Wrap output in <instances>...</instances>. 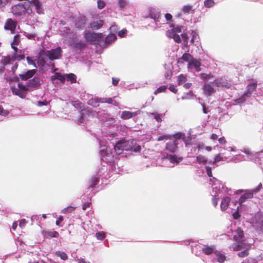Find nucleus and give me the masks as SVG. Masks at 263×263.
Instances as JSON below:
<instances>
[{
    "mask_svg": "<svg viewBox=\"0 0 263 263\" xmlns=\"http://www.w3.org/2000/svg\"><path fill=\"white\" fill-rule=\"evenodd\" d=\"M168 88L172 92L175 93H176L177 92V89L175 88V86L174 85H171Z\"/></svg>",
    "mask_w": 263,
    "mask_h": 263,
    "instance_id": "69168bd1",
    "label": "nucleus"
},
{
    "mask_svg": "<svg viewBox=\"0 0 263 263\" xmlns=\"http://www.w3.org/2000/svg\"><path fill=\"white\" fill-rule=\"evenodd\" d=\"M238 209L239 206L237 207V211L233 214V217L235 219H238L240 216V214L238 213Z\"/></svg>",
    "mask_w": 263,
    "mask_h": 263,
    "instance_id": "052dcab7",
    "label": "nucleus"
},
{
    "mask_svg": "<svg viewBox=\"0 0 263 263\" xmlns=\"http://www.w3.org/2000/svg\"><path fill=\"white\" fill-rule=\"evenodd\" d=\"M26 60L28 64L33 65L35 67H36L34 61L30 57H27Z\"/></svg>",
    "mask_w": 263,
    "mask_h": 263,
    "instance_id": "5fc2aeb1",
    "label": "nucleus"
},
{
    "mask_svg": "<svg viewBox=\"0 0 263 263\" xmlns=\"http://www.w3.org/2000/svg\"><path fill=\"white\" fill-rule=\"evenodd\" d=\"M74 209H75V208L71 206H69L67 207L66 208H65L64 209V211L65 213H71Z\"/></svg>",
    "mask_w": 263,
    "mask_h": 263,
    "instance_id": "4d7b16f0",
    "label": "nucleus"
},
{
    "mask_svg": "<svg viewBox=\"0 0 263 263\" xmlns=\"http://www.w3.org/2000/svg\"><path fill=\"white\" fill-rule=\"evenodd\" d=\"M17 25V22L16 20L12 18H8L5 22L4 29L6 30L10 31L11 33H14Z\"/></svg>",
    "mask_w": 263,
    "mask_h": 263,
    "instance_id": "39448f33",
    "label": "nucleus"
},
{
    "mask_svg": "<svg viewBox=\"0 0 263 263\" xmlns=\"http://www.w3.org/2000/svg\"><path fill=\"white\" fill-rule=\"evenodd\" d=\"M86 22V17L82 16L78 18L76 22V26L77 28H81L85 26Z\"/></svg>",
    "mask_w": 263,
    "mask_h": 263,
    "instance_id": "412c9836",
    "label": "nucleus"
},
{
    "mask_svg": "<svg viewBox=\"0 0 263 263\" xmlns=\"http://www.w3.org/2000/svg\"><path fill=\"white\" fill-rule=\"evenodd\" d=\"M170 27L172 28V31L174 33L176 32L179 33L181 31L182 27L181 26H175L174 24H171Z\"/></svg>",
    "mask_w": 263,
    "mask_h": 263,
    "instance_id": "f704fd0d",
    "label": "nucleus"
},
{
    "mask_svg": "<svg viewBox=\"0 0 263 263\" xmlns=\"http://www.w3.org/2000/svg\"><path fill=\"white\" fill-rule=\"evenodd\" d=\"M253 197V193L252 192H248L243 194L239 198V206L241 205V204L245 202L248 199H251Z\"/></svg>",
    "mask_w": 263,
    "mask_h": 263,
    "instance_id": "4be33fe9",
    "label": "nucleus"
},
{
    "mask_svg": "<svg viewBox=\"0 0 263 263\" xmlns=\"http://www.w3.org/2000/svg\"><path fill=\"white\" fill-rule=\"evenodd\" d=\"M231 201V198L227 196L222 199L220 207L222 211H225L228 207L229 204Z\"/></svg>",
    "mask_w": 263,
    "mask_h": 263,
    "instance_id": "aec40b11",
    "label": "nucleus"
},
{
    "mask_svg": "<svg viewBox=\"0 0 263 263\" xmlns=\"http://www.w3.org/2000/svg\"><path fill=\"white\" fill-rule=\"evenodd\" d=\"M249 254V249L248 248H246V250L240 252L238 253V256L240 257H244L247 256Z\"/></svg>",
    "mask_w": 263,
    "mask_h": 263,
    "instance_id": "a19ab883",
    "label": "nucleus"
},
{
    "mask_svg": "<svg viewBox=\"0 0 263 263\" xmlns=\"http://www.w3.org/2000/svg\"><path fill=\"white\" fill-rule=\"evenodd\" d=\"M205 170L206 174L209 177L212 176V168L210 166H205Z\"/></svg>",
    "mask_w": 263,
    "mask_h": 263,
    "instance_id": "864d4df0",
    "label": "nucleus"
},
{
    "mask_svg": "<svg viewBox=\"0 0 263 263\" xmlns=\"http://www.w3.org/2000/svg\"><path fill=\"white\" fill-rule=\"evenodd\" d=\"M84 37L87 42L94 45L98 44L103 39L102 33L91 32L89 31L86 32Z\"/></svg>",
    "mask_w": 263,
    "mask_h": 263,
    "instance_id": "7ed1b4c3",
    "label": "nucleus"
},
{
    "mask_svg": "<svg viewBox=\"0 0 263 263\" xmlns=\"http://www.w3.org/2000/svg\"><path fill=\"white\" fill-rule=\"evenodd\" d=\"M192 5H185L182 8V12L185 14H189L192 11L193 13L194 10H192Z\"/></svg>",
    "mask_w": 263,
    "mask_h": 263,
    "instance_id": "2f4dec72",
    "label": "nucleus"
},
{
    "mask_svg": "<svg viewBox=\"0 0 263 263\" xmlns=\"http://www.w3.org/2000/svg\"><path fill=\"white\" fill-rule=\"evenodd\" d=\"M117 39L116 35L115 34H109L105 39V42L106 44H110V43L115 41Z\"/></svg>",
    "mask_w": 263,
    "mask_h": 263,
    "instance_id": "b1692460",
    "label": "nucleus"
},
{
    "mask_svg": "<svg viewBox=\"0 0 263 263\" xmlns=\"http://www.w3.org/2000/svg\"><path fill=\"white\" fill-rule=\"evenodd\" d=\"M171 139L170 136L164 135V136H161L159 137L158 138L157 140L158 141H162L164 139Z\"/></svg>",
    "mask_w": 263,
    "mask_h": 263,
    "instance_id": "bf43d9fd",
    "label": "nucleus"
},
{
    "mask_svg": "<svg viewBox=\"0 0 263 263\" xmlns=\"http://www.w3.org/2000/svg\"><path fill=\"white\" fill-rule=\"evenodd\" d=\"M114 150L118 155L122 154L124 151L140 153L141 147L140 145L137 144L134 139L121 140L118 141L114 146Z\"/></svg>",
    "mask_w": 263,
    "mask_h": 263,
    "instance_id": "f03ea898",
    "label": "nucleus"
},
{
    "mask_svg": "<svg viewBox=\"0 0 263 263\" xmlns=\"http://www.w3.org/2000/svg\"><path fill=\"white\" fill-rule=\"evenodd\" d=\"M216 254H215L217 256V261L220 263L223 262L226 260V256L220 253L219 252H218L217 251H216Z\"/></svg>",
    "mask_w": 263,
    "mask_h": 263,
    "instance_id": "c9c22d12",
    "label": "nucleus"
},
{
    "mask_svg": "<svg viewBox=\"0 0 263 263\" xmlns=\"http://www.w3.org/2000/svg\"><path fill=\"white\" fill-rule=\"evenodd\" d=\"M66 79L67 81H70L72 83L76 82V76L73 73H69L65 75Z\"/></svg>",
    "mask_w": 263,
    "mask_h": 263,
    "instance_id": "bb28decb",
    "label": "nucleus"
},
{
    "mask_svg": "<svg viewBox=\"0 0 263 263\" xmlns=\"http://www.w3.org/2000/svg\"><path fill=\"white\" fill-rule=\"evenodd\" d=\"M173 137L177 141V139H184V134L182 133H177L173 135Z\"/></svg>",
    "mask_w": 263,
    "mask_h": 263,
    "instance_id": "79ce46f5",
    "label": "nucleus"
},
{
    "mask_svg": "<svg viewBox=\"0 0 263 263\" xmlns=\"http://www.w3.org/2000/svg\"><path fill=\"white\" fill-rule=\"evenodd\" d=\"M165 158H166V159H167L168 160H169L171 161V162H172V163H175V162H176L177 163H179V158L176 155H167Z\"/></svg>",
    "mask_w": 263,
    "mask_h": 263,
    "instance_id": "c756f323",
    "label": "nucleus"
},
{
    "mask_svg": "<svg viewBox=\"0 0 263 263\" xmlns=\"http://www.w3.org/2000/svg\"><path fill=\"white\" fill-rule=\"evenodd\" d=\"M213 83L217 87H226L225 82L222 79L215 80Z\"/></svg>",
    "mask_w": 263,
    "mask_h": 263,
    "instance_id": "72a5a7b5",
    "label": "nucleus"
},
{
    "mask_svg": "<svg viewBox=\"0 0 263 263\" xmlns=\"http://www.w3.org/2000/svg\"><path fill=\"white\" fill-rule=\"evenodd\" d=\"M47 57L50 60L61 59L62 57L63 51L60 47L55 49L46 51Z\"/></svg>",
    "mask_w": 263,
    "mask_h": 263,
    "instance_id": "20e7f679",
    "label": "nucleus"
},
{
    "mask_svg": "<svg viewBox=\"0 0 263 263\" xmlns=\"http://www.w3.org/2000/svg\"><path fill=\"white\" fill-rule=\"evenodd\" d=\"M43 234L44 237L46 238H57L59 236V233L53 230L45 231Z\"/></svg>",
    "mask_w": 263,
    "mask_h": 263,
    "instance_id": "6ab92c4d",
    "label": "nucleus"
},
{
    "mask_svg": "<svg viewBox=\"0 0 263 263\" xmlns=\"http://www.w3.org/2000/svg\"><path fill=\"white\" fill-rule=\"evenodd\" d=\"M40 85V79L34 77L28 81L27 85H25L22 83H18L17 87L12 86L11 90L13 95L24 99L26 97L28 91L36 89Z\"/></svg>",
    "mask_w": 263,
    "mask_h": 263,
    "instance_id": "f257e3e1",
    "label": "nucleus"
},
{
    "mask_svg": "<svg viewBox=\"0 0 263 263\" xmlns=\"http://www.w3.org/2000/svg\"><path fill=\"white\" fill-rule=\"evenodd\" d=\"M193 58H194L191 54L185 53L182 55L181 59L183 60L184 61L187 62L189 63L192 60V59H193Z\"/></svg>",
    "mask_w": 263,
    "mask_h": 263,
    "instance_id": "cd10ccee",
    "label": "nucleus"
},
{
    "mask_svg": "<svg viewBox=\"0 0 263 263\" xmlns=\"http://www.w3.org/2000/svg\"><path fill=\"white\" fill-rule=\"evenodd\" d=\"M35 72L36 70L35 69L29 70L24 74H20L19 77L22 80L26 81L32 78L35 74Z\"/></svg>",
    "mask_w": 263,
    "mask_h": 263,
    "instance_id": "f8f14e48",
    "label": "nucleus"
},
{
    "mask_svg": "<svg viewBox=\"0 0 263 263\" xmlns=\"http://www.w3.org/2000/svg\"><path fill=\"white\" fill-rule=\"evenodd\" d=\"M196 160L199 163H203L205 164L207 163V160L201 155L197 156L196 157Z\"/></svg>",
    "mask_w": 263,
    "mask_h": 263,
    "instance_id": "ea45409f",
    "label": "nucleus"
},
{
    "mask_svg": "<svg viewBox=\"0 0 263 263\" xmlns=\"http://www.w3.org/2000/svg\"><path fill=\"white\" fill-rule=\"evenodd\" d=\"M104 24V21L102 20L91 22L89 25L92 30H98L101 28Z\"/></svg>",
    "mask_w": 263,
    "mask_h": 263,
    "instance_id": "ddd939ff",
    "label": "nucleus"
},
{
    "mask_svg": "<svg viewBox=\"0 0 263 263\" xmlns=\"http://www.w3.org/2000/svg\"><path fill=\"white\" fill-rule=\"evenodd\" d=\"M92 103L93 102H95L96 103V105H99L100 103H106L108 104H111L113 103V100L111 98H95L94 100L91 101Z\"/></svg>",
    "mask_w": 263,
    "mask_h": 263,
    "instance_id": "dca6fc26",
    "label": "nucleus"
},
{
    "mask_svg": "<svg viewBox=\"0 0 263 263\" xmlns=\"http://www.w3.org/2000/svg\"><path fill=\"white\" fill-rule=\"evenodd\" d=\"M72 105L76 107H77V108H81L82 107V103L79 101H72Z\"/></svg>",
    "mask_w": 263,
    "mask_h": 263,
    "instance_id": "6e6d98bb",
    "label": "nucleus"
},
{
    "mask_svg": "<svg viewBox=\"0 0 263 263\" xmlns=\"http://www.w3.org/2000/svg\"><path fill=\"white\" fill-rule=\"evenodd\" d=\"M204 93L207 96H210L214 92L215 90L213 83H205L203 86Z\"/></svg>",
    "mask_w": 263,
    "mask_h": 263,
    "instance_id": "6e6552de",
    "label": "nucleus"
},
{
    "mask_svg": "<svg viewBox=\"0 0 263 263\" xmlns=\"http://www.w3.org/2000/svg\"><path fill=\"white\" fill-rule=\"evenodd\" d=\"M167 88V86L166 85H162L158 87L154 92V95H157L159 93L165 92V90Z\"/></svg>",
    "mask_w": 263,
    "mask_h": 263,
    "instance_id": "e433bc0d",
    "label": "nucleus"
},
{
    "mask_svg": "<svg viewBox=\"0 0 263 263\" xmlns=\"http://www.w3.org/2000/svg\"><path fill=\"white\" fill-rule=\"evenodd\" d=\"M11 0H0V7L6 5Z\"/></svg>",
    "mask_w": 263,
    "mask_h": 263,
    "instance_id": "13d9d810",
    "label": "nucleus"
},
{
    "mask_svg": "<svg viewBox=\"0 0 263 263\" xmlns=\"http://www.w3.org/2000/svg\"><path fill=\"white\" fill-rule=\"evenodd\" d=\"M236 234L233 236V239L236 241H241L244 237L243 230L240 227H238L236 230Z\"/></svg>",
    "mask_w": 263,
    "mask_h": 263,
    "instance_id": "4468645a",
    "label": "nucleus"
},
{
    "mask_svg": "<svg viewBox=\"0 0 263 263\" xmlns=\"http://www.w3.org/2000/svg\"><path fill=\"white\" fill-rule=\"evenodd\" d=\"M214 158L216 160V161L218 162L223 160V157L219 154L216 155L215 156Z\"/></svg>",
    "mask_w": 263,
    "mask_h": 263,
    "instance_id": "680f3d73",
    "label": "nucleus"
},
{
    "mask_svg": "<svg viewBox=\"0 0 263 263\" xmlns=\"http://www.w3.org/2000/svg\"><path fill=\"white\" fill-rule=\"evenodd\" d=\"M178 143L176 140H173L166 144V149L171 153H175L178 150Z\"/></svg>",
    "mask_w": 263,
    "mask_h": 263,
    "instance_id": "0eeeda50",
    "label": "nucleus"
},
{
    "mask_svg": "<svg viewBox=\"0 0 263 263\" xmlns=\"http://www.w3.org/2000/svg\"><path fill=\"white\" fill-rule=\"evenodd\" d=\"M215 4L213 0H205L204 2V5L206 8H211Z\"/></svg>",
    "mask_w": 263,
    "mask_h": 263,
    "instance_id": "58836bf2",
    "label": "nucleus"
},
{
    "mask_svg": "<svg viewBox=\"0 0 263 263\" xmlns=\"http://www.w3.org/2000/svg\"><path fill=\"white\" fill-rule=\"evenodd\" d=\"M151 115L154 116V119L158 122L162 121L161 115L157 113H151Z\"/></svg>",
    "mask_w": 263,
    "mask_h": 263,
    "instance_id": "de8ad7c7",
    "label": "nucleus"
},
{
    "mask_svg": "<svg viewBox=\"0 0 263 263\" xmlns=\"http://www.w3.org/2000/svg\"><path fill=\"white\" fill-rule=\"evenodd\" d=\"M192 37L191 40H190V43L192 44H194L195 42L198 43V40L199 39V36L198 34L195 31H192Z\"/></svg>",
    "mask_w": 263,
    "mask_h": 263,
    "instance_id": "a878e982",
    "label": "nucleus"
},
{
    "mask_svg": "<svg viewBox=\"0 0 263 263\" xmlns=\"http://www.w3.org/2000/svg\"><path fill=\"white\" fill-rule=\"evenodd\" d=\"M46 57H47V54H46V51L42 50L39 52L37 63L39 66L44 67L45 66Z\"/></svg>",
    "mask_w": 263,
    "mask_h": 263,
    "instance_id": "423d86ee",
    "label": "nucleus"
},
{
    "mask_svg": "<svg viewBox=\"0 0 263 263\" xmlns=\"http://www.w3.org/2000/svg\"><path fill=\"white\" fill-rule=\"evenodd\" d=\"M106 5L105 2L103 0H98L97 1V7L99 9H103Z\"/></svg>",
    "mask_w": 263,
    "mask_h": 263,
    "instance_id": "37998d69",
    "label": "nucleus"
},
{
    "mask_svg": "<svg viewBox=\"0 0 263 263\" xmlns=\"http://www.w3.org/2000/svg\"><path fill=\"white\" fill-rule=\"evenodd\" d=\"M257 83H253L247 86V92L243 94L244 96L249 97L251 93L255 91L257 87Z\"/></svg>",
    "mask_w": 263,
    "mask_h": 263,
    "instance_id": "a211bd4d",
    "label": "nucleus"
},
{
    "mask_svg": "<svg viewBox=\"0 0 263 263\" xmlns=\"http://www.w3.org/2000/svg\"><path fill=\"white\" fill-rule=\"evenodd\" d=\"M119 4L121 8H123L126 5V2L124 0H120Z\"/></svg>",
    "mask_w": 263,
    "mask_h": 263,
    "instance_id": "338daca9",
    "label": "nucleus"
},
{
    "mask_svg": "<svg viewBox=\"0 0 263 263\" xmlns=\"http://www.w3.org/2000/svg\"><path fill=\"white\" fill-rule=\"evenodd\" d=\"M219 200V198L217 196H214L212 198V203L213 205L216 207L218 204V201Z\"/></svg>",
    "mask_w": 263,
    "mask_h": 263,
    "instance_id": "603ef678",
    "label": "nucleus"
},
{
    "mask_svg": "<svg viewBox=\"0 0 263 263\" xmlns=\"http://www.w3.org/2000/svg\"><path fill=\"white\" fill-rule=\"evenodd\" d=\"M140 113V110H137L135 112H131L129 111H123L121 115V118L124 120H127L130 119L134 117H135Z\"/></svg>",
    "mask_w": 263,
    "mask_h": 263,
    "instance_id": "9d476101",
    "label": "nucleus"
},
{
    "mask_svg": "<svg viewBox=\"0 0 263 263\" xmlns=\"http://www.w3.org/2000/svg\"><path fill=\"white\" fill-rule=\"evenodd\" d=\"M90 116L88 110L85 109H82L81 110V117L78 120V124H80L83 123L86 120H88Z\"/></svg>",
    "mask_w": 263,
    "mask_h": 263,
    "instance_id": "9b49d317",
    "label": "nucleus"
},
{
    "mask_svg": "<svg viewBox=\"0 0 263 263\" xmlns=\"http://www.w3.org/2000/svg\"><path fill=\"white\" fill-rule=\"evenodd\" d=\"M54 79L59 80L62 83H64L66 80L65 76L62 75L60 73L58 72H56L54 74Z\"/></svg>",
    "mask_w": 263,
    "mask_h": 263,
    "instance_id": "7c9ffc66",
    "label": "nucleus"
},
{
    "mask_svg": "<svg viewBox=\"0 0 263 263\" xmlns=\"http://www.w3.org/2000/svg\"><path fill=\"white\" fill-rule=\"evenodd\" d=\"M86 44L82 42H77L73 44V47L75 48L79 49L80 50L86 47Z\"/></svg>",
    "mask_w": 263,
    "mask_h": 263,
    "instance_id": "473e14b6",
    "label": "nucleus"
},
{
    "mask_svg": "<svg viewBox=\"0 0 263 263\" xmlns=\"http://www.w3.org/2000/svg\"><path fill=\"white\" fill-rule=\"evenodd\" d=\"M30 3L32 5L35 7L36 11L38 14L43 13V10L41 8L42 4L40 0H31Z\"/></svg>",
    "mask_w": 263,
    "mask_h": 263,
    "instance_id": "2eb2a0df",
    "label": "nucleus"
},
{
    "mask_svg": "<svg viewBox=\"0 0 263 263\" xmlns=\"http://www.w3.org/2000/svg\"><path fill=\"white\" fill-rule=\"evenodd\" d=\"M10 60H11V58L10 57H9V56L6 57L4 58V59L2 60L1 63L4 66H5L10 63Z\"/></svg>",
    "mask_w": 263,
    "mask_h": 263,
    "instance_id": "49530a36",
    "label": "nucleus"
},
{
    "mask_svg": "<svg viewBox=\"0 0 263 263\" xmlns=\"http://www.w3.org/2000/svg\"><path fill=\"white\" fill-rule=\"evenodd\" d=\"M96 236L98 239L103 240L105 237V234L104 232H99L96 233Z\"/></svg>",
    "mask_w": 263,
    "mask_h": 263,
    "instance_id": "c03bdc74",
    "label": "nucleus"
},
{
    "mask_svg": "<svg viewBox=\"0 0 263 263\" xmlns=\"http://www.w3.org/2000/svg\"><path fill=\"white\" fill-rule=\"evenodd\" d=\"M214 250L215 248L213 246H209L208 245H204V247L202 248V252L208 255L212 253L216 254V252Z\"/></svg>",
    "mask_w": 263,
    "mask_h": 263,
    "instance_id": "f3484780",
    "label": "nucleus"
},
{
    "mask_svg": "<svg viewBox=\"0 0 263 263\" xmlns=\"http://www.w3.org/2000/svg\"><path fill=\"white\" fill-rule=\"evenodd\" d=\"M91 203L90 202H85L82 205V209L85 211L86 209L90 206Z\"/></svg>",
    "mask_w": 263,
    "mask_h": 263,
    "instance_id": "0e129e2a",
    "label": "nucleus"
},
{
    "mask_svg": "<svg viewBox=\"0 0 263 263\" xmlns=\"http://www.w3.org/2000/svg\"><path fill=\"white\" fill-rule=\"evenodd\" d=\"M9 114V112L7 110H5L4 108L0 106V115L7 116Z\"/></svg>",
    "mask_w": 263,
    "mask_h": 263,
    "instance_id": "09e8293b",
    "label": "nucleus"
},
{
    "mask_svg": "<svg viewBox=\"0 0 263 263\" xmlns=\"http://www.w3.org/2000/svg\"><path fill=\"white\" fill-rule=\"evenodd\" d=\"M200 66V61L199 60L193 58V59L188 63L187 68L189 69L195 68L196 71L199 72L201 70Z\"/></svg>",
    "mask_w": 263,
    "mask_h": 263,
    "instance_id": "1a4fd4ad",
    "label": "nucleus"
},
{
    "mask_svg": "<svg viewBox=\"0 0 263 263\" xmlns=\"http://www.w3.org/2000/svg\"><path fill=\"white\" fill-rule=\"evenodd\" d=\"M99 181V178L96 176H94L91 178L89 181V185L91 188L94 187Z\"/></svg>",
    "mask_w": 263,
    "mask_h": 263,
    "instance_id": "393cba45",
    "label": "nucleus"
},
{
    "mask_svg": "<svg viewBox=\"0 0 263 263\" xmlns=\"http://www.w3.org/2000/svg\"><path fill=\"white\" fill-rule=\"evenodd\" d=\"M186 77L185 76H184L183 74H180L178 77V84L179 85H181L184 83L186 81Z\"/></svg>",
    "mask_w": 263,
    "mask_h": 263,
    "instance_id": "4c0bfd02",
    "label": "nucleus"
},
{
    "mask_svg": "<svg viewBox=\"0 0 263 263\" xmlns=\"http://www.w3.org/2000/svg\"><path fill=\"white\" fill-rule=\"evenodd\" d=\"M172 37L173 39V40L176 43H180L181 42L180 36L176 33H173Z\"/></svg>",
    "mask_w": 263,
    "mask_h": 263,
    "instance_id": "a18cd8bd",
    "label": "nucleus"
},
{
    "mask_svg": "<svg viewBox=\"0 0 263 263\" xmlns=\"http://www.w3.org/2000/svg\"><path fill=\"white\" fill-rule=\"evenodd\" d=\"M20 42V36L18 35H15L14 36L12 45H18Z\"/></svg>",
    "mask_w": 263,
    "mask_h": 263,
    "instance_id": "8fccbe9b",
    "label": "nucleus"
},
{
    "mask_svg": "<svg viewBox=\"0 0 263 263\" xmlns=\"http://www.w3.org/2000/svg\"><path fill=\"white\" fill-rule=\"evenodd\" d=\"M181 36L184 41L185 46H188V42H187L188 35H187V33H182L181 34Z\"/></svg>",
    "mask_w": 263,
    "mask_h": 263,
    "instance_id": "3c124183",
    "label": "nucleus"
},
{
    "mask_svg": "<svg viewBox=\"0 0 263 263\" xmlns=\"http://www.w3.org/2000/svg\"><path fill=\"white\" fill-rule=\"evenodd\" d=\"M237 243H236L233 248V251H240L242 249H246L248 247V245L241 241H237Z\"/></svg>",
    "mask_w": 263,
    "mask_h": 263,
    "instance_id": "5701e85b",
    "label": "nucleus"
},
{
    "mask_svg": "<svg viewBox=\"0 0 263 263\" xmlns=\"http://www.w3.org/2000/svg\"><path fill=\"white\" fill-rule=\"evenodd\" d=\"M55 254L56 256L61 258V259L65 260L67 259V255L64 252L58 251L55 252Z\"/></svg>",
    "mask_w": 263,
    "mask_h": 263,
    "instance_id": "c85d7f7f",
    "label": "nucleus"
},
{
    "mask_svg": "<svg viewBox=\"0 0 263 263\" xmlns=\"http://www.w3.org/2000/svg\"><path fill=\"white\" fill-rule=\"evenodd\" d=\"M127 32V31L126 29H123V30H122L121 31H120L118 33V35L119 36H120V37H123L125 35V34H126Z\"/></svg>",
    "mask_w": 263,
    "mask_h": 263,
    "instance_id": "e2e57ef3",
    "label": "nucleus"
},
{
    "mask_svg": "<svg viewBox=\"0 0 263 263\" xmlns=\"http://www.w3.org/2000/svg\"><path fill=\"white\" fill-rule=\"evenodd\" d=\"M218 142L220 144H224L226 143V140L224 137H221L218 139Z\"/></svg>",
    "mask_w": 263,
    "mask_h": 263,
    "instance_id": "774afa93",
    "label": "nucleus"
}]
</instances>
